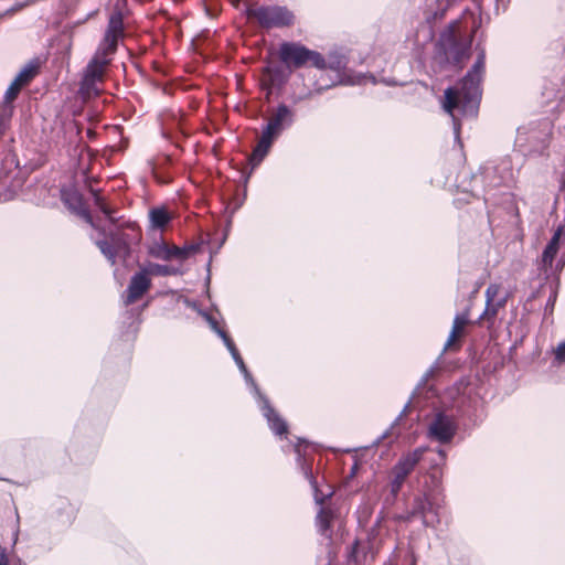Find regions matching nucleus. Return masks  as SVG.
Instances as JSON below:
<instances>
[{"label":"nucleus","mask_w":565,"mask_h":565,"mask_svg":"<svg viewBox=\"0 0 565 565\" xmlns=\"http://www.w3.org/2000/svg\"><path fill=\"white\" fill-rule=\"evenodd\" d=\"M151 287V279L141 268L132 275L126 291L122 294V302L129 306L138 301Z\"/></svg>","instance_id":"9b49d317"},{"label":"nucleus","mask_w":565,"mask_h":565,"mask_svg":"<svg viewBox=\"0 0 565 565\" xmlns=\"http://www.w3.org/2000/svg\"><path fill=\"white\" fill-rule=\"evenodd\" d=\"M23 87L24 86L21 83L17 82V79L14 78L4 93L3 103L1 106H8L13 110V102L19 96Z\"/></svg>","instance_id":"aec40b11"},{"label":"nucleus","mask_w":565,"mask_h":565,"mask_svg":"<svg viewBox=\"0 0 565 565\" xmlns=\"http://www.w3.org/2000/svg\"><path fill=\"white\" fill-rule=\"evenodd\" d=\"M151 226L154 228H163L171 220L170 214L163 207H154L149 212Z\"/></svg>","instance_id":"6ab92c4d"},{"label":"nucleus","mask_w":565,"mask_h":565,"mask_svg":"<svg viewBox=\"0 0 565 565\" xmlns=\"http://www.w3.org/2000/svg\"><path fill=\"white\" fill-rule=\"evenodd\" d=\"M505 305V298L494 300V301H486V309L481 315V318H486L488 320H493L499 311Z\"/></svg>","instance_id":"412c9836"},{"label":"nucleus","mask_w":565,"mask_h":565,"mask_svg":"<svg viewBox=\"0 0 565 565\" xmlns=\"http://www.w3.org/2000/svg\"><path fill=\"white\" fill-rule=\"evenodd\" d=\"M484 52H480L467 75L455 86L445 90L444 110L452 118L454 132L457 140L460 134L459 115L475 117L481 100V82L484 73Z\"/></svg>","instance_id":"f257e3e1"},{"label":"nucleus","mask_w":565,"mask_h":565,"mask_svg":"<svg viewBox=\"0 0 565 565\" xmlns=\"http://www.w3.org/2000/svg\"><path fill=\"white\" fill-rule=\"evenodd\" d=\"M279 56L288 66L300 67L306 63H311L319 70L326 68V58L319 52L309 50L299 43H282L279 49Z\"/></svg>","instance_id":"423d86ee"},{"label":"nucleus","mask_w":565,"mask_h":565,"mask_svg":"<svg viewBox=\"0 0 565 565\" xmlns=\"http://www.w3.org/2000/svg\"><path fill=\"white\" fill-rule=\"evenodd\" d=\"M555 360L558 363L565 362V340L561 342L554 350Z\"/></svg>","instance_id":"c756f323"},{"label":"nucleus","mask_w":565,"mask_h":565,"mask_svg":"<svg viewBox=\"0 0 565 565\" xmlns=\"http://www.w3.org/2000/svg\"><path fill=\"white\" fill-rule=\"evenodd\" d=\"M204 317L206 318L211 329L223 340L225 345L227 344V341H232L227 333L218 327L217 321L214 318L209 315H204Z\"/></svg>","instance_id":"a878e982"},{"label":"nucleus","mask_w":565,"mask_h":565,"mask_svg":"<svg viewBox=\"0 0 565 565\" xmlns=\"http://www.w3.org/2000/svg\"><path fill=\"white\" fill-rule=\"evenodd\" d=\"M347 60L343 55L338 53H331L328 56V60L326 61V68L329 67L333 71H341L345 67Z\"/></svg>","instance_id":"4be33fe9"},{"label":"nucleus","mask_w":565,"mask_h":565,"mask_svg":"<svg viewBox=\"0 0 565 565\" xmlns=\"http://www.w3.org/2000/svg\"><path fill=\"white\" fill-rule=\"evenodd\" d=\"M93 196H94V202H95V205L110 220H113L111 217V210L107 206V204L105 203L103 196L97 192V191H93Z\"/></svg>","instance_id":"cd10ccee"},{"label":"nucleus","mask_w":565,"mask_h":565,"mask_svg":"<svg viewBox=\"0 0 565 565\" xmlns=\"http://www.w3.org/2000/svg\"><path fill=\"white\" fill-rule=\"evenodd\" d=\"M428 447L420 446L414 450L403 454L392 468L393 479L391 481V492L396 495L403 487L406 478L413 472L418 462L423 459Z\"/></svg>","instance_id":"0eeeda50"},{"label":"nucleus","mask_w":565,"mask_h":565,"mask_svg":"<svg viewBox=\"0 0 565 565\" xmlns=\"http://www.w3.org/2000/svg\"><path fill=\"white\" fill-rule=\"evenodd\" d=\"M318 504H322V500L316 499Z\"/></svg>","instance_id":"473e14b6"},{"label":"nucleus","mask_w":565,"mask_h":565,"mask_svg":"<svg viewBox=\"0 0 565 565\" xmlns=\"http://www.w3.org/2000/svg\"><path fill=\"white\" fill-rule=\"evenodd\" d=\"M227 350L230 351L233 360L235 361L236 365L238 366L239 371L244 375V379L248 385H250L254 394L258 398L259 407L263 412L264 417L267 419V423L270 427V429L276 435H284L287 433V424L286 422L278 415V413L271 407L269 404V401L266 396H264L258 386L256 385L253 376L248 372L239 352L237 351L235 344L233 341H227V344L225 345Z\"/></svg>","instance_id":"7ed1b4c3"},{"label":"nucleus","mask_w":565,"mask_h":565,"mask_svg":"<svg viewBox=\"0 0 565 565\" xmlns=\"http://www.w3.org/2000/svg\"><path fill=\"white\" fill-rule=\"evenodd\" d=\"M145 273L150 276H171L180 274V270L173 266L160 265L156 263H148L147 265L141 267Z\"/></svg>","instance_id":"f3484780"},{"label":"nucleus","mask_w":565,"mask_h":565,"mask_svg":"<svg viewBox=\"0 0 565 565\" xmlns=\"http://www.w3.org/2000/svg\"><path fill=\"white\" fill-rule=\"evenodd\" d=\"M468 312L457 315L452 322V328L450 330L449 337L445 344V350L451 348L455 341L462 334L465 327L469 322Z\"/></svg>","instance_id":"dca6fc26"},{"label":"nucleus","mask_w":565,"mask_h":565,"mask_svg":"<svg viewBox=\"0 0 565 565\" xmlns=\"http://www.w3.org/2000/svg\"><path fill=\"white\" fill-rule=\"evenodd\" d=\"M34 2H35L34 0H24V1H21V2H17L11 8L6 10L4 12H0V18H4L7 15H13L18 11H20V10L31 6V4H33Z\"/></svg>","instance_id":"bb28decb"},{"label":"nucleus","mask_w":565,"mask_h":565,"mask_svg":"<svg viewBox=\"0 0 565 565\" xmlns=\"http://www.w3.org/2000/svg\"><path fill=\"white\" fill-rule=\"evenodd\" d=\"M191 250L192 248H181L178 246L170 247L166 244H157L150 248L149 253L154 258L170 260L172 258L185 259Z\"/></svg>","instance_id":"ddd939ff"},{"label":"nucleus","mask_w":565,"mask_h":565,"mask_svg":"<svg viewBox=\"0 0 565 565\" xmlns=\"http://www.w3.org/2000/svg\"><path fill=\"white\" fill-rule=\"evenodd\" d=\"M13 111L8 106H0V136L7 130Z\"/></svg>","instance_id":"b1692460"},{"label":"nucleus","mask_w":565,"mask_h":565,"mask_svg":"<svg viewBox=\"0 0 565 565\" xmlns=\"http://www.w3.org/2000/svg\"><path fill=\"white\" fill-rule=\"evenodd\" d=\"M500 292V286L497 284H491L488 286L486 290V301H494Z\"/></svg>","instance_id":"c85d7f7f"},{"label":"nucleus","mask_w":565,"mask_h":565,"mask_svg":"<svg viewBox=\"0 0 565 565\" xmlns=\"http://www.w3.org/2000/svg\"><path fill=\"white\" fill-rule=\"evenodd\" d=\"M124 36V19L120 11L110 14L105 35L90 61L103 66L110 64V55L115 54L118 41Z\"/></svg>","instance_id":"39448f33"},{"label":"nucleus","mask_w":565,"mask_h":565,"mask_svg":"<svg viewBox=\"0 0 565 565\" xmlns=\"http://www.w3.org/2000/svg\"><path fill=\"white\" fill-rule=\"evenodd\" d=\"M62 201L68 209L84 216L85 220L93 225L92 216L86 210L83 209L82 196L76 190H63Z\"/></svg>","instance_id":"4468645a"},{"label":"nucleus","mask_w":565,"mask_h":565,"mask_svg":"<svg viewBox=\"0 0 565 565\" xmlns=\"http://www.w3.org/2000/svg\"><path fill=\"white\" fill-rule=\"evenodd\" d=\"M106 68V66L96 62H88L83 71L78 89V94L84 100L94 98L102 93V84L104 83Z\"/></svg>","instance_id":"1a4fd4ad"},{"label":"nucleus","mask_w":565,"mask_h":565,"mask_svg":"<svg viewBox=\"0 0 565 565\" xmlns=\"http://www.w3.org/2000/svg\"><path fill=\"white\" fill-rule=\"evenodd\" d=\"M457 429L458 424L452 415L438 412L428 424L427 437L440 444H447L452 440Z\"/></svg>","instance_id":"9d476101"},{"label":"nucleus","mask_w":565,"mask_h":565,"mask_svg":"<svg viewBox=\"0 0 565 565\" xmlns=\"http://www.w3.org/2000/svg\"><path fill=\"white\" fill-rule=\"evenodd\" d=\"M0 565H9V559L6 550L0 546Z\"/></svg>","instance_id":"7c9ffc66"},{"label":"nucleus","mask_w":565,"mask_h":565,"mask_svg":"<svg viewBox=\"0 0 565 565\" xmlns=\"http://www.w3.org/2000/svg\"><path fill=\"white\" fill-rule=\"evenodd\" d=\"M440 503L431 494L425 493L414 498L412 509L405 516L406 521L419 518L424 526H435L439 523Z\"/></svg>","instance_id":"6e6552de"},{"label":"nucleus","mask_w":565,"mask_h":565,"mask_svg":"<svg viewBox=\"0 0 565 565\" xmlns=\"http://www.w3.org/2000/svg\"><path fill=\"white\" fill-rule=\"evenodd\" d=\"M245 13L263 29H284L295 24L296 15L286 6L255 4L246 8Z\"/></svg>","instance_id":"20e7f679"},{"label":"nucleus","mask_w":565,"mask_h":565,"mask_svg":"<svg viewBox=\"0 0 565 565\" xmlns=\"http://www.w3.org/2000/svg\"><path fill=\"white\" fill-rule=\"evenodd\" d=\"M118 252L125 250L128 247L126 237L121 233H115L109 235L107 239Z\"/></svg>","instance_id":"393cba45"},{"label":"nucleus","mask_w":565,"mask_h":565,"mask_svg":"<svg viewBox=\"0 0 565 565\" xmlns=\"http://www.w3.org/2000/svg\"><path fill=\"white\" fill-rule=\"evenodd\" d=\"M437 452H438V456L440 457V461L445 462V460H446V452H445V450L438 449Z\"/></svg>","instance_id":"2f4dec72"},{"label":"nucleus","mask_w":565,"mask_h":565,"mask_svg":"<svg viewBox=\"0 0 565 565\" xmlns=\"http://www.w3.org/2000/svg\"><path fill=\"white\" fill-rule=\"evenodd\" d=\"M40 66L41 63L39 58H33L21 68V71L17 74L14 78L23 86H26L39 74Z\"/></svg>","instance_id":"2eb2a0df"},{"label":"nucleus","mask_w":565,"mask_h":565,"mask_svg":"<svg viewBox=\"0 0 565 565\" xmlns=\"http://www.w3.org/2000/svg\"><path fill=\"white\" fill-rule=\"evenodd\" d=\"M338 523H340V519L337 509L329 505L320 508L316 518V524L318 532L322 536L330 540L332 536L333 527Z\"/></svg>","instance_id":"f8f14e48"},{"label":"nucleus","mask_w":565,"mask_h":565,"mask_svg":"<svg viewBox=\"0 0 565 565\" xmlns=\"http://www.w3.org/2000/svg\"><path fill=\"white\" fill-rule=\"evenodd\" d=\"M97 246L102 254L114 265L116 263V256L119 253L108 241H98Z\"/></svg>","instance_id":"5701e85b"},{"label":"nucleus","mask_w":565,"mask_h":565,"mask_svg":"<svg viewBox=\"0 0 565 565\" xmlns=\"http://www.w3.org/2000/svg\"><path fill=\"white\" fill-rule=\"evenodd\" d=\"M295 118V110L286 104H279L273 110L267 125L262 131L258 143L249 157V161L253 167L258 166L263 161V159L267 156L274 140L278 138L284 130L290 128L294 125Z\"/></svg>","instance_id":"f03ea898"},{"label":"nucleus","mask_w":565,"mask_h":565,"mask_svg":"<svg viewBox=\"0 0 565 565\" xmlns=\"http://www.w3.org/2000/svg\"><path fill=\"white\" fill-rule=\"evenodd\" d=\"M559 244V232H556L543 250L542 263L544 267H552L554 257L557 254Z\"/></svg>","instance_id":"a211bd4d"}]
</instances>
